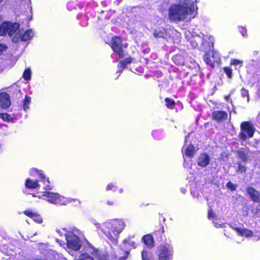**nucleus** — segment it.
<instances>
[{
  "instance_id": "14",
  "label": "nucleus",
  "mask_w": 260,
  "mask_h": 260,
  "mask_svg": "<svg viewBox=\"0 0 260 260\" xmlns=\"http://www.w3.org/2000/svg\"><path fill=\"white\" fill-rule=\"evenodd\" d=\"M11 106L10 95L7 92H4L0 94V107L7 109Z\"/></svg>"
},
{
  "instance_id": "20",
  "label": "nucleus",
  "mask_w": 260,
  "mask_h": 260,
  "mask_svg": "<svg viewBox=\"0 0 260 260\" xmlns=\"http://www.w3.org/2000/svg\"><path fill=\"white\" fill-rule=\"evenodd\" d=\"M165 233L164 226L160 224L159 228L158 229L154 231L153 234L156 240L158 241H161L163 240V236Z\"/></svg>"
},
{
  "instance_id": "32",
  "label": "nucleus",
  "mask_w": 260,
  "mask_h": 260,
  "mask_svg": "<svg viewBox=\"0 0 260 260\" xmlns=\"http://www.w3.org/2000/svg\"><path fill=\"white\" fill-rule=\"evenodd\" d=\"M226 187L231 191H235L237 187V185L235 184L231 181H229L226 185Z\"/></svg>"
},
{
  "instance_id": "31",
  "label": "nucleus",
  "mask_w": 260,
  "mask_h": 260,
  "mask_svg": "<svg viewBox=\"0 0 260 260\" xmlns=\"http://www.w3.org/2000/svg\"><path fill=\"white\" fill-rule=\"evenodd\" d=\"M223 70L229 78H231L232 77L233 71L231 68L228 67H224L223 68Z\"/></svg>"
},
{
  "instance_id": "13",
  "label": "nucleus",
  "mask_w": 260,
  "mask_h": 260,
  "mask_svg": "<svg viewBox=\"0 0 260 260\" xmlns=\"http://www.w3.org/2000/svg\"><path fill=\"white\" fill-rule=\"evenodd\" d=\"M246 191L253 202L260 203V192L258 190L252 187H248Z\"/></svg>"
},
{
  "instance_id": "42",
  "label": "nucleus",
  "mask_w": 260,
  "mask_h": 260,
  "mask_svg": "<svg viewBox=\"0 0 260 260\" xmlns=\"http://www.w3.org/2000/svg\"><path fill=\"white\" fill-rule=\"evenodd\" d=\"M126 63V64H128L131 63L132 61V59L131 57H128L127 58H126L124 60H123Z\"/></svg>"
},
{
  "instance_id": "2",
  "label": "nucleus",
  "mask_w": 260,
  "mask_h": 260,
  "mask_svg": "<svg viewBox=\"0 0 260 260\" xmlns=\"http://www.w3.org/2000/svg\"><path fill=\"white\" fill-rule=\"evenodd\" d=\"M31 171L32 172L38 173V176L40 178V181L43 182L44 186L43 189L46 191L43 192L42 196L46 197V200L49 202L56 205H66V201L62 196L57 193H54L47 191L51 190L52 189V187L50 185L49 178L46 177L42 170H38L37 168H32L31 169Z\"/></svg>"
},
{
  "instance_id": "16",
  "label": "nucleus",
  "mask_w": 260,
  "mask_h": 260,
  "mask_svg": "<svg viewBox=\"0 0 260 260\" xmlns=\"http://www.w3.org/2000/svg\"><path fill=\"white\" fill-rule=\"evenodd\" d=\"M153 35L156 39H166L169 37V33L167 28L160 27L154 30Z\"/></svg>"
},
{
  "instance_id": "4",
  "label": "nucleus",
  "mask_w": 260,
  "mask_h": 260,
  "mask_svg": "<svg viewBox=\"0 0 260 260\" xmlns=\"http://www.w3.org/2000/svg\"><path fill=\"white\" fill-rule=\"evenodd\" d=\"M122 229L120 223H113L106 228L103 231V233L110 241L114 242L117 241L118 235Z\"/></svg>"
},
{
  "instance_id": "48",
  "label": "nucleus",
  "mask_w": 260,
  "mask_h": 260,
  "mask_svg": "<svg viewBox=\"0 0 260 260\" xmlns=\"http://www.w3.org/2000/svg\"><path fill=\"white\" fill-rule=\"evenodd\" d=\"M4 0H0V4L4 1Z\"/></svg>"
},
{
  "instance_id": "19",
  "label": "nucleus",
  "mask_w": 260,
  "mask_h": 260,
  "mask_svg": "<svg viewBox=\"0 0 260 260\" xmlns=\"http://www.w3.org/2000/svg\"><path fill=\"white\" fill-rule=\"evenodd\" d=\"M142 241L148 248H152L154 246L153 237L151 234H146L143 236Z\"/></svg>"
},
{
  "instance_id": "11",
  "label": "nucleus",
  "mask_w": 260,
  "mask_h": 260,
  "mask_svg": "<svg viewBox=\"0 0 260 260\" xmlns=\"http://www.w3.org/2000/svg\"><path fill=\"white\" fill-rule=\"evenodd\" d=\"M251 153V152L248 147L241 148L236 150V154L238 158L245 162L249 160Z\"/></svg>"
},
{
  "instance_id": "36",
  "label": "nucleus",
  "mask_w": 260,
  "mask_h": 260,
  "mask_svg": "<svg viewBox=\"0 0 260 260\" xmlns=\"http://www.w3.org/2000/svg\"><path fill=\"white\" fill-rule=\"evenodd\" d=\"M239 31L243 36H247V29L244 27L239 26Z\"/></svg>"
},
{
  "instance_id": "44",
  "label": "nucleus",
  "mask_w": 260,
  "mask_h": 260,
  "mask_svg": "<svg viewBox=\"0 0 260 260\" xmlns=\"http://www.w3.org/2000/svg\"><path fill=\"white\" fill-rule=\"evenodd\" d=\"M230 94H228V95H225L224 96V99L226 101H229V100H230Z\"/></svg>"
},
{
  "instance_id": "49",
  "label": "nucleus",
  "mask_w": 260,
  "mask_h": 260,
  "mask_svg": "<svg viewBox=\"0 0 260 260\" xmlns=\"http://www.w3.org/2000/svg\"><path fill=\"white\" fill-rule=\"evenodd\" d=\"M32 196L33 197H36V196L35 194H32Z\"/></svg>"
},
{
  "instance_id": "23",
  "label": "nucleus",
  "mask_w": 260,
  "mask_h": 260,
  "mask_svg": "<svg viewBox=\"0 0 260 260\" xmlns=\"http://www.w3.org/2000/svg\"><path fill=\"white\" fill-rule=\"evenodd\" d=\"M196 150L193 145L190 144L186 147L185 154L187 156L192 158L194 156Z\"/></svg>"
},
{
  "instance_id": "18",
  "label": "nucleus",
  "mask_w": 260,
  "mask_h": 260,
  "mask_svg": "<svg viewBox=\"0 0 260 260\" xmlns=\"http://www.w3.org/2000/svg\"><path fill=\"white\" fill-rule=\"evenodd\" d=\"M233 229L240 236H244L246 237H250L253 236V233L251 230L245 228H240L238 227H234Z\"/></svg>"
},
{
  "instance_id": "12",
  "label": "nucleus",
  "mask_w": 260,
  "mask_h": 260,
  "mask_svg": "<svg viewBox=\"0 0 260 260\" xmlns=\"http://www.w3.org/2000/svg\"><path fill=\"white\" fill-rule=\"evenodd\" d=\"M212 119L217 122L225 121L228 118V113L224 111L217 110L212 112Z\"/></svg>"
},
{
  "instance_id": "29",
  "label": "nucleus",
  "mask_w": 260,
  "mask_h": 260,
  "mask_svg": "<svg viewBox=\"0 0 260 260\" xmlns=\"http://www.w3.org/2000/svg\"><path fill=\"white\" fill-rule=\"evenodd\" d=\"M247 171L246 166L242 165L240 162L238 163V167L236 171L238 173H245Z\"/></svg>"
},
{
  "instance_id": "6",
  "label": "nucleus",
  "mask_w": 260,
  "mask_h": 260,
  "mask_svg": "<svg viewBox=\"0 0 260 260\" xmlns=\"http://www.w3.org/2000/svg\"><path fill=\"white\" fill-rule=\"evenodd\" d=\"M203 58L206 63L212 68H214L215 64L220 65L221 63L220 54L214 50H209L206 52Z\"/></svg>"
},
{
  "instance_id": "47",
  "label": "nucleus",
  "mask_w": 260,
  "mask_h": 260,
  "mask_svg": "<svg viewBox=\"0 0 260 260\" xmlns=\"http://www.w3.org/2000/svg\"><path fill=\"white\" fill-rule=\"evenodd\" d=\"M246 94L247 97H248L249 95H248V91L247 90L246 91Z\"/></svg>"
},
{
  "instance_id": "33",
  "label": "nucleus",
  "mask_w": 260,
  "mask_h": 260,
  "mask_svg": "<svg viewBox=\"0 0 260 260\" xmlns=\"http://www.w3.org/2000/svg\"><path fill=\"white\" fill-rule=\"evenodd\" d=\"M242 63H243L242 60H238V59H237L235 58L231 59V61H230V64L231 65H234V66L240 65V66H242Z\"/></svg>"
},
{
  "instance_id": "39",
  "label": "nucleus",
  "mask_w": 260,
  "mask_h": 260,
  "mask_svg": "<svg viewBox=\"0 0 260 260\" xmlns=\"http://www.w3.org/2000/svg\"><path fill=\"white\" fill-rule=\"evenodd\" d=\"M127 65L123 60H120L118 63V66L122 69L125 68Z\"/></svg>"
},
{
  "instance_id": "8",
  "label": "nucleus",
  "mask_w": 260,
  "mask_h": 260,
  "mask_svg": "<svg viewBox=\"0 0 260 260\" xmlns=\"http://www.w3.org/2000/svg\"><path fill=\"white\" fill-rule=\"evenodd\" d=\"M109 45L112 50L118 54L119 58L124 57V53L122 48L123 42L120 37L114 36L111 40Z\"/></svg>"
},
{
  "instance_id": "38",
  "label": "nucleus",
  "mask_w": 260,
  "mask_h": 260,
  "mask_svg": "<svg viewBox=\"0 0 260 260\" xmlns=\"http://www.w3.org/2000/svg\"><path fill=\"white\" fill-rule=\"evenodd\" d=\"M74 5H75L73 2H69L67 4V9L69 11H72L74 9H75Z\"/></svg>"
},
{
  "instance_id": "10",
  "label": "nucleus",
  "mask_w": 260,
  "mask_h": 260,
  "mask_svg": "<svg viewBox=\"0 0 260 260\" xmlns=\"http://www.w3.org/2000/svg\"><path fill=\"white\" fill-rule=\"evenodd\" d=\"M34 36V33L31 29L26 30L23 34L18 31L14 36L12 41L15 43L20 41H27L30 40Z\"/></svg>"
},
{
  "instance_id": "50",
  "label": "nucleus",
  "mask_w": 260,
  "mask_h": 260,
  "mask_svg": "<svg viewBox=\"0 0 260 260\" xmlns=\"http://www.w3.org/2000/svg\"><path fill=\"white\" fill-rule=\"evenodd\" d=\"M2 20L1 16L0 15V21Z\"/></svg>"
},
{
  "instance_id": "46",
  "label": "nucleus",
  "mask_w": 260,
  "mask_h": 260,
  "mask_svg": "<svg viewBox=\"0 0 260 260\" xmlns=\"http://www.w3.org/2000/svg\"><path fill=\"white\" fill-rule=\"evenodd\" d=\"M125 253L126 254V255H127L128 254H129V252L128 251H125Z\"/></svg>"
},
{
  "instance_id": "22",
  "label": "nucleus",
  "mask_w": 260,
  "mask_h": 260,
  "mask_svg": "<svg viewBox=\"0 0 260 260\" xmlns=\"http://www.w3.org/2000/svg\"><path fill=\"white\" fill-rule=\"evenodd\" d=\"M173 62L178 66H183L185 60L183 56L180 54H176L172 57Z\"/></svg>"
},
{
  "instance_id": "17",
  "label": "nucleus",
  "mask_w": 260,
  "mask_h": 260,
  "mask_svg": "<svg viewBox=\"0 0 260 260\" xmlns=\"http://www.w3.org/2000/svg\"><path fill=\"white\" fill-rule=\"evenodd\" d=\"M210 160L209 155L207 153H202L198 157V165L201 167H206L209 165Z\"/></svg>"
},
{
  "instance_id": "27",
  "label": "nucleus",
  "mask_w": 260,
  "mask_h": 260,
  "mask_svg": "<svg viewBox=\"0 0 260 260\" xmlns=\"http://www.w3.org/2000/svg\"><path fill=\"white\" fill-rule=\"evenodd\" d=\"M31 70L30 69H25L23 72L22 77L25 80H29L31 78Z\"/></svg>"
},
{
  "instance_id": "40",
  "label": "nucleus",
  "mask_w": 260,
  "mask_h": 260,
  "mask_svg": "<svg viewBox=\"0 0 260 260\" xmlns=\"http://www.w3.org/2000/svg\"><path fill=\"white\" fill-rule=\"evenodd\" d=\"M16 92L17 93H20V90L19 89H18L17 88H14L13 87L10 88V94L12 95H13V92Z\"/></svg>"
},
{
  "instance_id": "41",
  "label": "nucleus",
  "mask_w": 260,
  "mask_h": 260,
  "mask_svg": "<svg viewBox=\"0 0 260 260\" xmlns=\"http://www.w3.org/2000/svg\"><path fill=\"white\" fill-rule=\"evenodd\" d=\"M7 49V46L6 45L0 44V55L2 52Z\"/></svg>"
},
{
  "instance_id": "3",
  "label": "nucleus",
  "mask_w": 260,
  "mask_h": 260,
  "mask_svg": "<svg viewBox=\"0 0 260 260\" xmlns=\"http://www.w3.org/2000/svg\"><path fill=\"white\" fill-rule=\"evenodd\" d=\"M255 131V128L251 121H244L240 124V132L238 137L241 140L245 141L253 137Z\"/></svg>"
},
{
  "instance_id": "24",
  "label": "nucleus",
  "mask_w": 260,
  "mask_h": 260,
  "mask_svg": "<svg viewBox=\"0 0 260 260\" xmlns=\"http://www.w3.org/2000/svg\"><path fill=\"white\" fill-rule=\"evenodd\" d=\"M165 105L169 109H173L176 105L175 102L174 100L170 98H166L165 99Z\"/></svg>"
},
{
  "instance_id": "34",
  "label": "nucleus",
  "mask_w": 260,
  "mask_h": 260,
  "mask_svg": "<svg viewBox=\"0 0 260 260\" xmlns=\"http://www.w3.org/2000/svg\"><path fill=\"white\" fill-rule=\"evenodd\" d=\"M79 260H94L92 257L91 256L86 254H82L80 255V258Z\"/></svg>"
},
{
  "instance_id": "45",
  "label": "nucleus",
  "mask_w": 260,
  "mask_h": 260,
  "mask_svg": "<svg viewBox=\"0 0 260 260\" xmlns=\"http://www.w3.org/2000/svg\"><path fill=\"white\" fill-rule=\"evenodd\" d=\"M119 192H123V188H120L119 189Z\"/></svg>"
},
{
  "instance_id": "35",
  "label": "nucleus",
  "mask_w": 260,
  "mask_h": 260,
  "mask_svg": "<svg viewBox=\"0 0 260 260\" xmlns=\"http://www.w3.org/2000/svg\"><path fill=\"white\" fill-rule=\"evenodd\" d=\"M116 189H117V187H116V185L113 183H109L107 185V187H106V189L107 190H112L113 191H115L116 190Z\"/></svg>"
},
{
  "instance_id": "9",
  "label": "nucleus",
  "mask_w": 260,
  "mask_h": 260,
  "mask_svg": "<svg viewBox=\"0 0 260 260\" xmlns=\"http://www.w3.org/2000/svg\"><path fill=\"white\" fill-rule=\"evenodd\" d=\"M67 244L69 248L77 251L81 247V240L80 238L73 233L66 234Z\"/></svg>"
},
{
  "instance_id": "43",
  "label": "nucleus",
  "mask_w": 260,
  "mask_h": 260,
  "mask_svg": "<svg viewBox=\"0 0 260 260\" xmlns=\"http://www.w3.org/2000/svg\"><path fill=\"white\" fill-rule=\"evenodd\" d=\"M107 205L109 206H113L114 205V202L112 201H108L107 202Z\"/></svg>"
},
{
  "instance_id": "28",
  "label": "nucleus",
  "mask_w": 260,
  "mask_h": 260,
  "mask_svg": "<svg viewBox=\"0 0 260 260\" xmlns=\"http://www.w3.org/2000/svg\"><path fill=\"white\" fill-rule=\"evenodd\" d=\"M122 243L125 244H127L129 246H131L133 248H136L137 247V244L134 241H131V237H129L126 239H124L122 241Z\"/></svg>"
},
{
  "instance_id": "21",
  "label": "nucleus",
  "mask_w": 260,
  "mask_h": 260,
  "mask_svg": "<svg viewBox=\"0 0 260 260\" xmlns=\"http://www.w3.org/2000/svg\"><path fill=\"white\" fill-rule=\"evenodd\" d=\"M25 185L27 188L29 189H36L40 186L38 180H32L29 178L25 180Z\"/></svg>"
},
{
  "instance_id": "15",
  "label": "nucleus",
  "mask_w": 260,
  "mask_h": 260,
  "mask_svg": "<svg viewBox=\"0 0 260 260\" xmlns=\"http://www.w3.org/2000/svg\"><path fill=\"white\" fill-rule=\"evenodd\" d=\"M23 214L27 217L31 218L35 222L41 223L43 221V219L41 215L37 212H34L30 209L26 210L23 211Z\"/></svg>"
},
{
  "instance_id": "26",
  "label": "nucleus",
  "mask_w": 260,
  "mask_h": 260,
  "mask_svg": "<svg viewBox=\"0 0 260 260\" xmlns=\"http://www.w3.org/2000/svg\"><path fill=\"white\" fill-rule=\"evenodd\" d=\"M0 118L6 122L12 121L13 118L7 113H0Z\"/></svg>"
},
{
  "instance_id": "5",
  "label": "nucleus",
  "mask_w": 260,
  "mask_h": 260,
  "mask_svg": "<svg viewBox=\"0 0 260 260\" xmlns=\"http://www.w3.org/2000/svg\"><path fill=\"white\" fill-rule=\"evenodd\" d=\"M19 26L20 25L18 23L5 21L0 25V36H5L8 35L9 37H12L16 34Z\"/></svg>"
},
{
  "instance_id": "25",
  "label": "nucleus",
  "mask_w": 260,
  "mask_h": 260,
  "mask_svg": "<svg viewBox=\"0 0 260 260\" xmlns=\"http://www.w3.org/2000/svg\"><path fill=\"white\" fill-rule=\"evenodd\" d=\"M31 98L28 95H25V98L23 101V109L25 111H26L29 109V104L31 103Z\"/></svg>"
},
{
  "instance_id": "30",
  "label": "nucleus",
  "mask_w": 260,
  "mask_h": 260,
  "mask_svg": "<svg viewBox=\"0 0 260 260\" xmlns=\"http://www.w3.org/2000/svg\"><path fill=\"white\" fill-rule=\"evenodd\" d=\"M141 256L142 260H152L150 254L144 250L141 252Z\"/></svg>"
},
{
  "instance_id": "7",
  "label": "nucleus",
  "mask_w": 260,
  "mask_h": 260,
  "mask_svg": "<svg viewBox=\"0 0 260 260\" xmlns=\"http://www.w3.org/2000/svg\"><path fill=\"white\" fill-rule=\"evenodd\" d=\"M172 248L170 243H162L157 248V255L159 260H171Z\"/></svg>"
},
{
  "instance_id": "37",
  "label": "nucleus",
  "mask_w": 260,
  "mask_h": 260,
  "mask_svg": "<svg viewBox=\"0 0 260 260\" xmlns=\"http://www.w3.org/2000/svg\"><path fill=\"white\" fill-rule=\"evenodd\" d=\"M215 216H216V215H215V213L213 212L212 209H210L208 212V219H212L214 218V217H215Z\"/></svg>"
},
{
  "instance_id": "1",
  "label": "nucleus",
  "mask_w": 260,
  "mask_h": 260,
  "mask_svg": "<svg viewBox=\"0 0 260 260\" xmlns=\"http://www.w3.org/2000/svg\"><path fill=\"white\" fill-rule=\"evenodd\" d=\"M196 4V0H184L182 3L171 5L168 9L169 19L174 22L184 21L194 13Z\"/></svg>"
}]
</instances>
